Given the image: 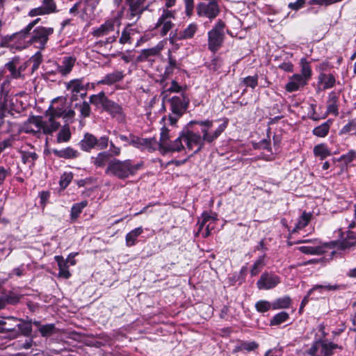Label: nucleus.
<instances>
[{
	"mask_svg": "<svg viewBox=\"0 0 356 356\" xmlns=\"http://www.w3.org/2000/svg\"><path fill=\"white\" fill-rule=\"evenodd\" d=\"M143 167L144 162L143 161L134 163L131 159H113L108 162L105 173L120 180H124L129 177L135 176L138 171L143 169Z\"/></svg>",
	"mask_w": 356,
	"mask_h": 356,
	"instance_id": "obj_1",
	"label": "nucleus"
},
{
	"mask_svg": "<svg viewBox=\"0 0 356 356\" xmlns=\"http://www.w3.org/2000/svg\"><path fill=\"white\" fill-rule=\"evenodd\" d=\"M162 108L163 111H166V106H169L171 114L168 115L170 124L175 126L178 120L186 112L189 107L190 99L186 92H181L180 96L174 95L172 97L165 96L161 97Z\"/></svg>",
	"mask_w": 356,
	"mask_h": 356,
	"instance_id": "obj_2",
	"label": "nucleus"
},
{
	"mask_svg": "<svg viewBox=\"0 0 356 356\" xmlns=\"http://www.w3.org/2000/svg\"><path fill=\"white\" fill-rule=\"evenodd\" d=\"M226 23L218 19L211 30L207 33L208 49L215 54L223 45L225 39V29Z\"/></svg>",
	"mask_w": 356,
	"mask_h": 356,
	"instance_id": "obj_3",
	"label": "nucleus"
},
{
	"mask_svg": "<svg viewBox=\"0 0 356 356\" xmlns=\"http://www.w3.org/2000/svg\"><path fill=\"white\" fill-rule=\"evenodd\" d=\"M193 122H189L181 131V137L182 138L183 141L186 143V148L188 149L192 150L194 146L197 147L193 153L189 155V157H192L195 154L200 152L205 145L200 138V134L199 132H195L193 130Z\"/></svg>",
	"mask_w": 356,
	"mask_h": 356,
	"instance_id": "obj_4",
	"label": "nucleus"
},
{
	"mask_svg": "<svg viewBox=\"0 0 356 356\" xmlns=\"http://www.w3.org/2000/svg\"><path fill=\"white\" fill-rule=\"evenodd\" d=\"M109 137L102 136L99 138L94 134L86 132L83 138L79 141V146L81 149L86 152H90L92 149L104 150L108 147Z\"/></svg>",
	"mask_w": 356,
	"mask_h": 356,
	"instance_id": "obj_5",
	"label": "nucleus"
},
{
	"mask_svg": "<svg viewBox=\"0 0 356 356\" xmlns=\"http://www.w3.org/2000/svg\"><path fill=\"white\" fill-rule=\"evenodd\" d=\"M54 33L53 27L43 26H36L29 33V46L33 45L40 50H44L49 40V36Z\"/></svg>",
	"mask_w": 356,
	"mask_h": 356,
	"instance_id": "obj_6",
	"label": "nucleus"
},
{
	"mask_svg": "<svg viewBox=\"0 0 356 356\" xmlns=\"http://www.w3.org/2000/svg\"><path fill=\"white\" fill-rule=\"evenodd\" d=\"M195 7L197 16L207 18L210 22L214 20L220 13L218 0H201Z\"/></svg>",
	"mask_w": 356,
	"mask_h": 356,
	"instance_id": "obj_7",
	"label": "nucleus"
},
{
	"mask_svg": "<svg viewBox=\"0 0 356 356\" xmlns=\"http://www.w3.org/2000/svg\"><path fill=\"white\" fill-rule=\"evenodd\" d=\"M341 347L333 342L318 339L313 342L311 348L307 351L310 356H332L336 349Z\"/></svg>",
	"mask_w": 356,
	"mask_h": 356,
	"instance_id": "obj_8",
	"label": "nucleus"
},
{
	"mask_svg": "<svg viewBox=\"0 0 356 356\" xmlns=\"http://www.w3.org/2000/svg\"><path fill=\"white\" fill-rule=\"evenodd\" d=\"M29 33L30 31H26V27H24L21 31L16 32L10 35H6L2 38L1 41V46L3 47H8L12 46L13 42H16L18 44L16 49L21 50L29 46Z\"/></svg>",
	"mask_w": 356,
	"mask_h": 356,
	"instance_id": "obj_9",
	"label": "nucleus"
},
{
	"mask_svg": "<svg viewBox=\"0 0 356 356\" xmlns=\"http://www.w3.org/2000/svg\"><path fill=\"white\" fill-rule=\"evenodd\" d=\"M130 141L129 145L141 151L147 150L152 153L158 149L156 137L141 138L134 134H129Z\"/></svg>",
	"mask_w": 356,
	"mask_h": 356,
	"instance_id": "obj_10",
	"label": "nucleus"
},
{
	"mask_svg": "<svg viewBox=\"0 0 356 356\" xmlns=\"http://www.w3.org/2000/svg\"><path fill=\"white\" fill-rule=\"evenodd\" d=\"M281 282V277L273 271H264L256 284L259 290H270Z\"/></svg>",
	"mask_w": 356,
	"mask_h": 356,
	"instance_id": "obj_11",
	"label": "nucleus"
},
{
	"mask_svg": "<svg viewBox=\"0 0 356 356\" xmlns=\"http://www.w3.org/2000/svg\"><path fill=\"white\" fill-rule=\"evenodd\" d=\"M102 109L108 113L112 118H116L118 122H125L126 115L122 105L118 103L107 97L104 101V105Z\"/></svg>",
	"mask_w": 356,
	"mask_h": 356,
	"instance_id": "obj_12",
	"label": "nucleus"
},
{
	"mask_svg": "<svg viewBox=\"0 0 356 356\" xmlns=\"http://www.w3.org/2000/svg\"><path fill=\"white\" fill-rule=\"evenodd\" d=\"M57 11V6L54 0H42V6L31 9L28 13V16L33 17L38 15H46Z\"/></svg>",
	"mask_w": 356,
	"mask_h": 356,
	"instance_id": "obj_13",
	"label": "nucleus"
},
{
	"mask_svg": "<svg viewBox=\"0 0 356 356\" xmlns=\"http://www.w3.org/2000/svg\"><path fill=\"white\" fill-rule=\"evenodd\" d=\"M18 318L11 316L6 320H0V333H7L8 337L16 339L19 336V330H17Z\"/></svg>",
	"mask_w": 356,
	"mask_h": 356,
	"instance_id": "obj_14",
	"label": "nucleus"
},
{
	"mask_svg": "<svg viewBox=\"0 0 356 356\" xmlns=\"http://www.w3.org/2000/svg\"><path fill=\"white\" fill-rule=\"evenodd\" d=\"M120 25V19L117 17H113L106 20L99 27L93 29L91 32L94 38H101L108 35L110 32L115 30V24Z\"/></svg>",
	"mask_w": 356,
	"mask_h": 356,
	"instance_id": "obj_15",
	"label": "nucleus"
},
{
	"mask_svg": "<svg viewBox=\"0 0 356 356\" xmlns=\"http://www.w3.org/2000/svg\"><path fill=\"white\" fill-rule=\"evenodd\" d=\"M182 141L183 139L181 137L180 131L178 137L176 139L173 140H170L163 145H161V147L159 148V151L160 154L163 156L167 154L168 153L180 152L182 150L185 149V147L184 146Z\"/></svg>",
	"mask_w": 356,
	"mask_h": 356,
	"instance_id": "obj_16",
	"label": "nucleus"
},
{
	"mask_svg": "<svg viewBox=\"0 0 356 356\" xmlns=\"http://www.w3.org/2000/svg\"><path fill=\"white\" fill-rule=\"evenodd\" d=\"M338 242L335 241H330V243H325L323 245H315V246H300L298 249L300 252L305 254L311 255H321L326 252V248L330 249L334 248Z\"/></svg>",
	"mask_w": 356,
	"mask_h": 356,
	"instance_id": "obj_17",
	"label": "nucleus"
},
{
	"mask_svg": "<svg viewBox=\"0 0 356 356\" xmlns=\"http://www.w3.org/2000/svg\"><path fill=\"white\" fill-rule=\"evenodd\" d=\"M163 48V45L159 42L153 47L142 49L136 57V61L138 63L149 61L151 57L159 56Z\"/></svg>",
	"mask_w": 356,
	"mask_h": 356,
	"instance_id": "obj_18",
	"label": "nucleus"
},
{
	"mask_svg": "<svg viewBox=\"0 0 356 356\" xmlns=\"http://www.w3.org/2000/svg\"><path fill=\"white\" fill-rule=\"evenodd\" d=\"M307 84L305 79L299 74H293L286 84L285 89L289 92H293L298 90L301 87Z\"/></svg>",
	"mask_w": 356,
	"mask_h": 356,
	"instance_id": "obj_19",
	"label": "nucleus"
},
{
	"mask_svg": "<svg viewBox=\"0 0 356 356\" xmlns=\"http://www.w3.org/2000/svg\"><path fill=\"white\" fill-rule=\"evenodd\" d=\"M339 95L334 91H332L328 95V99L327 101V111L326 115L323 117L325 118L327 115L332 114L334 116L339 115Z\"/></svg>",
	"mask_w": 356,
	"mask_h": 356,
	"instance_id": "obj_20",
	"label": "nucleus"
},
{
	"mask_svg": "<svg viewBox=\"0 0 356 356\" xmlns=\"http://www.w3.org/2000/svg\"><path fill=\"white\" fill-rule=\"evenodd\" d=\"M124 76L123 71L116 70L106 74L102 79L97 82V84L111 86L121 81Z\"/></svg>",
	"mask_w": 356,
	"mask_h": 356,
	"instance_id": "obj_21",
	"label": "nucleus"
},
{
	"mask_svg": "<svg viewBox=\"0 0 356 356\" xmlns=\"http://www.w3.org/2000/svg\"><path fill=\"white\" fill-rule=\"evenodd\" d=\"M259 348V343L256 341H248L243 340H238L236 345L232 350L233 354H236L239 352H252L254 351Z\"/></svg>",
	"mask_w": 356,
	"mask_h": 356,
	"instance_id": "obj_22",
	"label": "nucleus"
},
{
	"mask_svg": "<svg viewBox=\"0 0 356 356\" xmlns=\"http://www.w3.org/2000/svg\"><path fill=\"white\" fill-rule=\"evenodd\" d=\"M52 153L58 158L65 159H73L79 157V153L71 147H67L62 149H53Z\"/></svg>",
	"mask_w": 356,
	"mask_h": 356,
	"instance_id": "obj_23",
	"label": "nucleus"
},
{
	"mask_svg": "<svg viewBox=\"0 0 356 356\" xmlns=\"http://www.w3.org/2000/svg\"><path fill=\"white\" fill-rule=\"evenodd\" d=\"M54 259L57 262L58 266L59 272L58 277L66 280L69 279L72 276V274L69 270L67 261H65L61 255L55 256Z\"/></svg>",
	"mask_w": 356,
	"mask_h": 356,
	"instance_id": "obj_24",
	"label": "nucleus"
},
{
	"mask_svg": "<svg viewBox=\"0 0 356 356\" xmlns=\"http://www.w3.org/2000/svg\"><path fill=\"white\" fill-rule=\"evenodd\" d=\"M76 58L72 56H66L63 58L61 65H57V72L63 76H66L71 72L75 64Z\"/></svg>",
	"mask_w": 356,
	"mask_h": 356,
	"instance_id": "obj_25",
	"label": "nucleus"
},
{
	"mask_svg": "<svg viewBox=\"0 0 356 356\" xmlns=\"http://www.w3.org/2000/svg\"><path fill=\"white\" fill-rule=\"evenodd\" d=\"M136 32V29L132 28V24H128L122 31L121 36L119 38V43L121 44H132L133 39L131 36Z\"/></svg>",
	"mask_w": 356,
	"mask_h": 356,
	"instance_id": "obj_26",
	"label": "nucleus"
},
{
	"mask_svg": "<svg viewBox=\"0 0 356 356\" xmlns=\"http://www.w3.org/2000/svg\"><path fill=\"white\" fill-rule=\"evenodd\" d=\"M312 218V213L304 211L302 215L298 218L294 228L291 231V234L298 232L299 230L307 227Z\"/></svg>",
	"mask_w": 356,
	"mask_h": 356,
	"instance_id": "obj_27",
	"label": "nucleus"
},
{
	"mask_svg": "<svg viewBox=\"0 0 356 356\" xmlns=\"http://www.w3.org/2000/svg\"><path fill=\"white\" fill-rule=\"evenodd\" d=\"M18 321L21 323H17L16 329L19 330V336L23 335L26 337L31 336L33 331L32 319L25 321L18 318Z\"/></svg>",
	"mask_w": 356,
	"mask_h": 356,
	"instance_id": "obj_28",
	"label": "nucleus"
},
{
	"mask_svg": "<svg viewBox=\"0 0 356 356\" xmlns=\"http://www.w3.org/2000/svg\"><path fill=\"white\" fill-rule=\"evenodd\" d=\"M143 233V228L138 227L127 233L125 236V242L127 247H132L138 243V237Z\"/></svg>",
	"mask_w": 356,
	"mask_h": 356,
	"instance_id": "obj_29",
	"label": "nucleus"
},
{
	"mask_svg": "<svg viewBox=\"0 0 356 356\" xmlns=\"http://www.w3.org/2000/svg\"><path fill=\"white\" fill-rule=\"evenodd\" d=\"M332 122L333 120L328 119L326 122L319 126H317L312 130L313 135L320 138H325L329 134Z\"/></svg>",
	"mask_w": 356,
	"mask_h": 356,
	"instance_id": "obj_30",
	"label": "nucleus"
},
{
	"mask_svg": "<svg viewBox=\"0 0 356 356\" xmlns=\"http://www.w3.org/2000/svg\"><path fill=\"white\" fill-rule=\"evenodd\" d=\"M356 159V150L350 149L346 154H342L337 160V161H343V165L341 166V172L344 170L347 171L348 169V165Z\"/></svg>",
	"mask_w": 356,
	"mask_h": 356,
	"instance_id": "obj_31",
	"label": "nucleus"
},
{
	"mask_svg": "<svg viewBox=\"0 0 356 356\" xmlns=\"http://www.w3.org/2000/svg\"><path fill=\"white\" fill-rule=\"evenodd\" d=\"M99 152L96 156L91 157V163L96 168H104L106 166L109 159V153L106 151Z\"/></svg>",
	"mask_w": 356,
	"mask_h": 356,
	"instance_id": "obj_32",
	"label": "nucleus"
},
{
	"mask_svg": "<svg viewBox=\"0 0 356 356\" xmlns=\"http://www.w3.org/2000/svg\"><path fill=\"white\" fill-rule=\"evenodd\" d=\"M313 152L314 156L318 157L321 160H324L331 155V152L325 143H320L315 145Z\"/></svg>",
	"mask_w": 356,
	"mask_h": 356,
	"instance_id": "obj_33",
	"label": "nucleus"
},
{
	"mask_svg": "<svg viewBox=\"0 0 356 356\" xmlns=\"http://www.w3.org/2000/svg\"><path fill=\"white\" fill-rule=\"evenodd\" d=\"M266 258V254H264L263 255L259 256L254 262L251 269H250V275L251 277L257 276L264 268L266 266L265 259Z\"/></svg>",
	"mask_w": 356,
	"mask_h": 356,
	"instance_id": "obj_34",
	"label": "nucleus"
},
{
	"mask_svg": "<svg viewBox=\"0 0 356 356\" xmlns=\"http://www.w3.org/2000/svg\"><path fill=\"white\" fill-rule=\"evenodd\" d=\"M291 303L292 300L289 296H285L280 297L273 302V309H289L291 307Z\"/></svg>",
	"mask_w": 356,
	"mask_h": 356,
	"instance_id": "obj_35",
	"label": "nucleus"
},
{
	"mask_svg": "<svg viewBox=\"0 0 356 356\" xmlns=\"http://www.w3.org/2000/svg\"><path fill=\"white\" fill-rule=\"evenodd\" d=\"M88 205L87 200H83L79 203L74 204L71 208L70 219L72 222H75L83 209Z\"/></svg>",
	"mask_w": 356,
	"mask_h": 356,
	"instance_id": "obj_36",
	"label": "nucleus"
},
{
	"mask_svg": "<svg viewBox=\"0 0 356 356\" xmlns=\"http://www.w3.org/2000/svg\"><path fill=\"white\" fill-rule=\"evenodd\" d=\"M67 88L71 90V92L80 93L82 90H87V87L83 84V79H76L71 80L67 85Z\"/></svg>",
	"mask_w": 356,
	"mask_h": 356,
	"instance_id": "obj_37",
	"label": "nucleus"
},
{
	"mask_svg": "<svg viewBox=\"0 0 356 356\" xmlns=\"http://www.w3.org/2000/svg\"><path fill=\"white\" fill-rule=\"evenodd\" d=\"M290 318L289 314L286 312H280L276 314L270 320V326H278L286 322Z\"/></svg>",
	"mask_w": 356,
	"mask_h": 356,
	"instance_id": "obj_38",
	"label": "nucleus"
},
{
	"mask_svg": "<svg viewBox=\"0 0 356 356\" xmlns=\"http://www.w3.org/2000/svg\"><path fill=\"white\" fill-rule=\"evenodd\" d=\"M182 90H183L182 86H181L177 81L172 80L171 81V85L168 88L162 90L160 97H163L164 96H165V97H170V95L171 93L183 92Z\"/></svg>",
	"mask_w": 356,
	"mask_h": 356,
	"instance_id": "obj_39",
	"label": "nucleus"
},
{
	"mask_svg": "<svg viewBox=\"0 0 356 356\" xmlns=\"http://www.w3.org/2000/svg\"><path fill=\"white\" fill-rule=\"evenodd\" d=\"M60 126V124L59 122L56 121V120H50V118H49L48 121H45L42 133L46 135H51L59 129Z\"/></svg>",
	"mask_w": 356,
	"mask_h": 356,
	"instance_id": "obj_40",
	"label": "nucleus"
},
{
	"mask_svg": "<svg viewBox=\"0 0 356 356\" xmlns=\"http://www.w3.org/2000/svg\"><path fill=\"white\" fill-rule=\"evenodd\" d=\"M107 97H108L106 96L105 92L104 91H101L97 95H90L89 97V102L97 107L101 106L102 108H103L104 101Z\"/></svg>",
	"mask_w": 356,
	"mask_h": 356,
	"instance_id": "obj_41",
	"label": "nucleus"
},
{
	"mask_svg": "<svg viewBox=\"0 0 356 356\" xmlns=\"http://www.w3.org/2000/svg\"><path fill=\"white\" fill-rule=\"evenodd\" d=\"M5 112L13 115V113L8 108V92H6L2 87L1 88L0 114L5 113Z\"/></svg>",
	"mask_w": 356,
	"mask_h": 356,
	"instance_id": "obj_42",
	"label": "nucleus"
},
{
	"mask_svg": "<svg viewBox=\"0 0 356 356\" xmlns=\"http://www.w3.org/2000/svg\"><path fill=\"white\" fill-rule=\"evenodd\" d=\"M198 30V25L195 22L189 24L186 29L182 31L184 40L192 39Z\"/></svg>",
	"mask_w": 356,
	"mask_h": 356,
	"instance_id": "obj_43",
	"label": "nucleus"
},
{
	"mask_svg": "<svg viewBox=\"0 0 356 356\" xmlns=\"http://www.w3.org/2000/svg\"><path fill=\"white\" fill-rule=\"evenodd\" d=\"M175 10H164L161 15L158 19L157 22L155 24L154 29H158L161 26V24L164 21H170L169 19L175 18Z\"/></svg>",
	"mask_w": 356,
	"mask_h": 356,
	"instance_id": "obj_44",
	"label": "nucleus"
},
{
	"mask_svg": "<svg viewBox=\"0 0 356 356\" xmlns=\"http://www.w3.org/2000/svg\"><path fill=\"white\" fill-rule=\"evenodd\" d=\"M301 65V74L303 78L307 81L312 76V68L310 64L305 58H302L300 60Z\"/></svg>",
	"mask_w": 356,
	"mask_h": 356,
	"instance_id": "obj_45",
	"label": "nucleus"
},
{
	"mask_svg": "<svg viewBox=\"0 0 356 356\" xmlns=\"http://www.w3.org/2000/svg\"><path fill=\"white\" fill-rule=\"evenodd\" d=\"M71 138V133L68 126H65L58 132L57 135V143H66L68 142Z\"/></svg>",
	"mask_w": 356,
	"mask_h": 356,
	"instance_id": "obj_46",
	"label": "nucleus"
},
{
	"mask_svg": "<svg viewBox=\"0 0 356 356\" xmlns=\"http://www.w3.org/2000/svg\"><path fill=\"white\" fill-rule=\"evenodd\" d=\"M255 309L259 313H265L270 309H273V302H270L266 300H260L255 303Z\"/></svg>",
	"mask_w": 356,
	"mask_h": 356,
	"instance_id": "obj_47",
	"label": "nucleus"
},
{
	"mask_svg": "<svg viewBox=\"0 0 356 356\" xmlns=\"http://www.w3.org/2000/svg\"><path fill=\"white\" fill-rule=\"evenodd\" d=\"M3 295L5 298V300L7 305H16L19 303L21 299L20 295L16 294L15 293L10 291L7 293H3Z\"/></svg>",
	"mask_w": 356,
	"mask_h": 356,
	"instance_id": "obj_48",
	"label": "nucleus"
},
{
	"mask_svg": "<svg viewBox=\"0 0 356 356\" xmlns=\"http://www.w3.org/2000/svg\"><path fill=\"white\" fill-rule=\"evenodd\" d=\"M222 65V60L221 58L218 56H214L211 60L210 63L206 65L207 67L213 72L218 71Z\"/></svg>",
	"mask_w": 356,
	"mask_h": 356,
	"instance_id": "obj_49",
	"label": "nucleus"
},
{
	"mask_svg": "<svg viewBox=\"0 0 356 356\" xmlns=\"http://www.w3.org/2000/svg\"><path fill=\"white\" fill-rule=\"evenodd\" d=\"M56 326L54 323L46 324L39 327V332L42 337H47L56 332Z\"/></svg>",
	"mask_w": 356,
	"mask_h": 356,
	"instance_id": "obj_50",
	"label": "nucleus"
},
{
	"mask_svg": "<svg viewBox=\"0 0 356 356\" xmlns=\"http://www.w3.org/2000/svg\"><path fill=\"white\" fill-rule=\"evenodd\" d=\"M170 140V130L166 127H163L161 129L159 141L157 142V148H160L161 145H164Z\"/></svg>",
	"mask_w": 356,
	"mask_h": 356,
	"instance_id": "obj_51",
	"label": "nucleus"
},
{
	"mask_svg": "<svg viewBox=\"0 0 356 356\" xmlns=\"http://www.w3.org/2000/svg\"><path fill=\"white\" fill-rule=\"evenodd\" d=\"M30 124H34L38 129V131H42L43 127L45 124V121L42 120V118L39 115H31L26 120Z\"/></svg>",
	"mask_w": 356,
	"mask_h": 356,
	"instance_id": "obj_52",
	"label": "nucleus"
},
{
	"mask_svg": "<svg viewBox=\"0 0 356 356\" xmlns=\"http://www.w3.org/2000/svg\"><path fill=\"white\" fill-rule=\"evenodd\" d=\"M45 115L49 116L50 120H56V118L63 117V110L59 108H54L50 106L48 110L46 111Z\"/></svg>",
	"mask_w": 356,
	"mask_h": 356,
	"instance_id": "obj_53",
	"label": "nucleus"
},
{
	"mask_svg": "<svg viewBox=\"0 0 356 356\" xmlns=\"http://www.w3.org/2000/svg\"><path fill=\"white\" fill-rule=\"evenodd\" d=\"M340 286L338 284H327V285H322V284H316L313 286L309 290V295H312L314 291L317 290L325 289L327 291H337L339 289Z\"/></svg>",
	"mask_w": 356,
	"mask_h": 356,
	"instance_id": "obj_54",
	"label": "nucleus"
},
{
	"mask_svg": "<svg viewBox=\"0 0 356 356\" xmlns=\"http://www.w3.org/2000/svg\"><path fill=\"white\" fill-rule=\"evenodd\" d=\"M258 79L259 76L257 74L254 76H248L243 78L242 82L246 87L254 89L258 85Z\"/></svg>",
	"mask_w": 356,
	"mask_h": 356,
	"instance_id": "obj_55",
	"label": "nucleus"
},
{
	"mask_svg": "<svg viewBox=\"0 0 356 356\" xmlns=\"http://www.w3.org/2000/svg\"><path fill=\"white\" fill-rule=\"evenodd\" d=\"M182 31L183 30L179 29H175L171 31L169 35V42L171 44H174L177 41L184 40Z\"/></svg>",
	"mask_w": 356,
	"mask_h": 356,
	"instance_id": "obj_56",
	"label": "nucleus"
},
{
	"mask_svg": "<svg viewBox=\"0 0 356 356\" xmlns=\"http://www.w3.org/2000/svg\"><path fill=\"white\" fill-rule=\"evenodd\" d=\"M174 23L172 21H164L161 24L159 35L161 37L165 36L173 28Z\"/></svg>",
	"mask_w": 356,
	"mask_h": 356,
	"instance_id": "obj_57",
	"label": "nucleus"
},
{
	"mask_svg": "<svg viewBox=\"0 0 356 356\" xmlns=\"http://www.w3.org/2000/svg\"><path fill=\"white\" fill-rule=\"evenodd\" d=\"M73 178L72 173H64L60 179L59 186L61 189H65L71 183Z\"/></svg>",
	"mask_w": 356,
	"mask_h": 356,
	"instance_id": "obj_58",
	"label": "nucleus"
},
{
	"mask_svg": "<svg viewBox=\"0 0 356 356\" xmlns=\"http://www.w3.org/2000/svg\"><path fill=\"white\" fill-rule=\"evenodd\" d=\"M184 8H185V15L188 17H191L193 15L194 8H195V2L194 0H183Z\"/></svg>",
	"mask_w": 356,
	"mask_h": 356,
	"instance_id": "obj_59",
	"label": "nucleus"
},
{
	"mask_svg": "<svg viewBox=\"0 0 356 356\" xmlns=\"http://www.w3.org/2000/svg\"><path fill=\"white\" fill-rule=\"evenodd\" d=\"M229 124V119L227 118H223V122L218 126V127L213 132V138L214 141L221 135V134L226 129Z\"/></svg>",
	"mask_w": 356,
	"mask_h": 356,
	"instance_id": "obj_60",
	"label": "nucleus"
},
{
	"mask_svg": "<svg viewBox=\"0 0 356 356\" xmlns=\"http://www.w3.org/2000/svg\"><path fill=\"white\" fill-rule=\"evenodd\" d=\"M201 132L202 135L200 134V138L204 144H211L214 142V138H213V133H209V129L204 127L202 129Z\"/></svg>",
	"mask_w": 356,
	"mask_h": 356,
	"instance_id": "obj_61",
	"label": "nucleus"
},
{
	"mask_svg": "<svg viewBox=\"0 0 356 356\" xmlns=\"http://www.w3.org/2000/svg\"><path fill=\"white\" fill-rule=\"evenodd\" d=\"M355 119H352L349 120V122L341 128L339 134V135L347 134L350 133L351 131L354 130L355 129Z\"/></svg>",
	"mask_w": 356,
	"mask_h": 356,
	"instance_id": "obj_62",
	"label": "nucleus"
},
{
	"mask_svg": "<svg viewBox=\"0 0 356 356\" xmlns=\"http://www.w3.org/2000/svg\"><path fill=\"white\" fill-rule=\"evenodd\" d=\"M6 69L10 72V75L14 79L19 78V71L16 67V64L14 60L9 61L6 64Z\"/></svg>",
	"mask_w": 356,
	"mask_h": 356,
	"instance_id": "obj_63",
	"label": "nucleus"
},
{
	"mask_svg": "<svg viewBox=\"0 0 356 356\" xmlns=\"http://www.w3.org/2000/svg\"><path fill=\"white\" fill-rule=\"evenodd\" d=\"M81 116L83 118H88L90 115L91 108L88 102L84 101L79 105Z\"/></svg>",
	"mask_w": 356,
	"mask_h": 356,
	"instance_id": "obj_64",
	"label": "nucleus"
}]
</instances>
